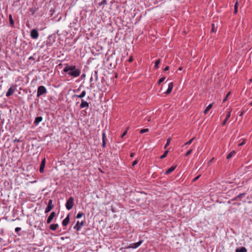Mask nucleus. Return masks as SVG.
<instances>
[{
  "label": "nucleus",
  "instance_id": "nucleus-34",
  "mask_svg": "<svg viewBox=\"0 0 252 252\" xmlns=\"http://www.w3.org/2000/svg\"><path fill=\"white\" fill-rule=\"evenodd\" d=\"M194 138H191V139H190L189 141H188V142H187L186 143H185L184 145H189L190 144L193 140H194Z\"/></svg>",
  "mask_w": 252,
  "mask_h": 252
},
{
  "label": "nucleus",
  "instance_id": "nucleus-2",
  "mask_svg": "<svg viewBox=\"0 0 252 252\" xmlns=\"http://www.w3.org/2000/svg\"><path fill=\"white\" fill-rule=\"evenodd\" d=\"M74 205V198L70 196L66 201L65 207L68 210L71 209Z\"/></svg>",
  "mask_w": 252,
  "mask_h": 252
},
{
  "label": "nucleus",
  "instance_id": "nucleus-43",
  "mask_svg": "<svg viewBox=\"0 0 252 252\" xmlns=\"http://www.w3.org/2000/svg\"><path fill=\"white\" fill-rule=\"evenodd\" d=\"M200 175L197 176V177H196L195 178H194L193 180H192V182H195L199 178V177H200Z\"/></svg>",
  "mask_w": 252,
  "mask_h": 252
},
{
  "label": "nucleus",
  "instance_id": "nucleus-6",
  "mask_svg": "<svg viewBox=\"0 0 252 252\" xmlns=\"http://www.w3.org/2000/svg\"><path fill=\"white\" fill-rule=\"evenodd\" d=\"M39 35L38 32L36 29H32L31 32V36L33 39H36Z\"/></svg>",
  "mask_w": 252,
  "mask_h": 252
},
{
  "label": "nucleus",
  "instance_id": "nucleus-9",
  "mask_svg": "<svg viewBox=\"0 0 252 252\" xmlns=\"http://www.w3.org/2000/svg\"><path fill=\"white\" fill-rule=\"evenodd\" d=\"M80 107L81 108H86L88 109L89 107V104L88 102L82 99Z\"/></svg>",
  "mask_w": 252,
  "mask_h": 252
},
{
  "label": "nucleus",
  "instance_id": "nucleus-19",
  "mask_svg": "<svg viewBox=\"0 0 252 252\" xmlns=\"http://www.w3.org/2000/svg\"><path fill=\"white\" fill-rule=\"evenodd\" d=\"M236 154V152L235 151L233 150L231 151L227 156L226 157L227 159H229L231 158H232L234 155H235Z\"/></svg>",
  "mask_w": 252,
  "mask_h": 252
},
{
  "label": "nucleus",
  "instance_id": "nucleus-15",
  "mask_svg": "<svg viewBox=\"0 0 252 252\" xmlns=\"http://www.w3.org/2000/svg\"><path fill=\"white\" fill-rule=\"evenodd\" d=\"M69 222V215L68 214L67 217L64 219L62 222L63 226H66Z\"/></svg>",
  "mask_w": 252,
  "mask_h": 252
},
{
  "label": "nucleus",
  "instance_id": "nucleus-44",
  "mask_svg": "<svg viewBox=\"0 0 252 252\" xmlns=\"http://www.w3.org/2000/svg\"><path fill=\"white\" fill-rule=\"evenodd\" d=\"M227 120H226V119H225L224 120V121H223L222 122V126H224V125L226 124V122H227Z\"/></svg>",
  "mask_w": 252,
  "mask_h": 252
},
{
  "label": "nucleus",
  "instance_id": "nucleus-18",
  "mask_svg": "<svg viewBox=\"0 0 252 252\" xmlns=\"http://www.w3.org/2000/svg\"><path fill=\"white\" fill-rule=\"evenodd\" d=\"M59 226V225L58 224L56 223V224H52L50 225V227H49V228L52 230H56L57 228Z\"/></svg>",
  "mask_w": 252,
  "mask_h": 252
},
{
  "label": "nucleus",
  "instance_id": "nucleus-24",
  "mask_svg": "<svg viewBox=\"0 0 252 252\" xmlns=\"http://www.w3.org/2000/svg\"><path fill=\"white\" fill-rule=\"evenodd\" d=\"M211 27H212L211 32H217V27H216L215 24L214 23L212 24Z\"/></svg>",
  "mask_w": 252,
  "mask_h": 252
},
{
  "label": "nucleus",
  "instance_id": "nucleus-17",
  "mask_svg": "<svg viewBox=\"0 0 252 252\" xmlns=\"http://www.w3.org/2000/svg\"><path fill=\"white\" fill-rule=\"evenodd\" d=\"M246 195V193L244 192L242 193H240L238 195H237L235 198L232 199V201H235L239 199L240 198Z\"/></svg>",
  "mask_w": 252,
  "mask_h": 252
},
{
  "label": "nucleus",
  "instance_id": "nucleus-20",
  "mask_svg": "<svg viewBox=\"0 0 252 252\" xmlns=\"http://www.w3.org/2000/svg\"><path fill=\"white\" fill-rule=\"evenodd\" d=\"M236 252H247V250L245 247H241L239 249H237Z\"/></svg>",
  "mask_w": 252,
  "mask_h": 252
},
{
  "label": "nucleus",
  "instance_id": "nucleus-7",
  "mask_svg": "<svg viewBox=\"0 0 252 252\" xmlns=\"http://www.w3.org/2000/svg\"><path fill=\"white\" fill-rule=\"evenodd\" d=\"M84 222L83 221H82L81 222H79V221H77L76 224L74 226V228L76 229L77 231H79L81 229V227L84 225Z\"/></svg>",
  "mask_w": 252,
  "mask_h": 252
},
{
  "label": "nucleus",
  "instance_id": "nucleus-52",
  "mask_svg": "<svg viewBox=\"0 0 252 252\" xmlns=\"http://www.w3.org/2000/svg\"><path fill=\"white\" fill-rule=\"evenodd\" d=\"M249 81V83L252 82V78L250 79Z\"/></svg>",
  "mask_w": 252,
  "mask_h": 252
},
{
  "label": "nucleus",
  "instance_id": "nucleus-49",
  "mask_svg": "<svg viewBox=\"0 0 252 252\" xmlns=\"http://www.w3.org/2000/svg\"><path fill=\"white\" fill-rule=\"evenodd\" d=\"M245 113V111L243 110L242 112H241V114L239 115V116H242L244 113Z\"/></svg>",
  "mask_w": 252,
  "mask_h": 252
},
{
  "label": "nucleus",
  "instance_id": "nucleus-8",
  "mask_svg": "<svg viewBox=\"0 0 252 252\" xmlns=\"http://www.w3.org/2000/svg\"><path fill=\"white\" fill-rule=\"evenodd\" d=\"M142 242L143 240H140L139 242L137 243H132L128 247V248L136 249L138 248L142 244Z\"/></svg>",
  "mask_w": 252,
  "mask_h": 252
},
{
  "label": "nucleus",
  "instance_id": "nucleus-26",
  "mask_svg": "<svg viewBox=\"0 0 252 252\" xmlns=\"http://www.w3.org/2000/svg\"><path fill=\"white\" fill-rule=\"evenodd\" d=\"M160 62V59H158L156 61L155 64L154 66V68L155 69H158V64H159Z\"/></svg>",
  "mask_w": 252,
  "mask_h": 252
},
{
  "label": "nucleus",
  "instance_id": "nucleus-27",
  "mask_svg": "<svg viewBox=\"0 0 252 252\" xmlns=\"http://www.w3.org/2000/svg\"><path fill=\"white\" fill-rule=\"evenodd\" d=\"M168 152H169L168 150L165 151L164 152L162 156H160V159H163V158H165L167 156Z\"/></svg>",
  "mask_w": 252,
  "mask_h": 252
},
{
  "label": "nucleus",
  "instance_id": "nucleus-30",
  "mask_svg": "<svg viewBox=\"0 0 252 252\" xmlns=\"http://www.w3.org/2000/svg\"><path fill=\"white\" fill-rule=\"evenodd\" d=\"M170 141H171L170 138H169L168 139H167L166 143L165 144V145H164V149H166L167 146L169 145Z\"/></svg>",
  "mask_w": 252,
  "mask_h": 252
},
{
  "label": "nucleus",
  "instance_id": "nucleus-25",
  "mask_svg": "<svg viewBox=\"0 0 252 252\" xmlns=\"http://www.w3.org/2000/svg\"><path fill=\"white\" fill-rule=\"evenodd\" d=\"M238 1L237 0L236 2H235V6H234V14H236L238 12Z\"/></svg>",
  "mask_w": 252,
  "mask_h": 252
},
{
  "label": "nucleus",
  "instance_id": "nucleus-41",
  "mask_svg": "<svg viewBox=\"0 0 252 252\" xmlns=\"http://www.w3.org/2000/svg\"><path fill=\"white\" fill-rule=\"evenodd\" d=\"M23 141L22 140H20V139H17L16 138L14 140V141L13 142L15 143V142H22Z\"/></svg>",
  "mask_w": 252,
  "mask_h": 252
},
{
  "label": "nucleus",
  "instance_id": "nucleus-40",
  "mask_svg": "<svg viewBox=\"0 0 252 252\" xmlns=\"http://www.w3.org/2000/svg\"><path fill=\"white\" fill-rule=\"evenodd\" d=\"M94 76L95 77V81H97V79H98L97 71H94Z\"/></svg>",
  "mask_w": 252,
  "mask_h": 252
},
{
  "label": "nucleus",
  "instance_id": "nucleus-14",
  "mask_svg": "<svg viewBox=\"0 0 252 252\" xmlns=\"http://www.w3.org/2000/svg\"><path fill=\"white\" fill-rule=\"evenodd\" d=\"M176 168V165H172L171 167L168 169L165 172L166 175H168L170 174L171 172H173L175 168Z\"/></svg>",
  "mask_w": 252,
  "mask_h": 252
},
{
  "label": "nucleus",
  "instance_id": "nucleus-31",
  "mask_svg": "<svg viewBox=\"0 0 252 252\" xmlns=\"http://www.w3.org/2000/svg\"><path fill=\"white\" fill-rule=\"evenodd\" d=\"M165 79V77L163 76V77H162L161 78H160L158 82V85H160L161 83H162L163 81H164V80Z\"/></svg>",
  "mask_w": 252,
  "mask_h": 252
},
{
  "label": "nucleus",
  "instance_id": "nucleus-1",
  "mask_svg": "<svg viewBox=\"0 0 252 252\" xmlns=\"http://www.w3.org/2000/svg\"><path fill=\"white\" fill-rule=\"evenodd\" d=\"M63 71L74 78L78 77L81 74L80 69L77 68L75 65H69L68 63L65 64Z\"/></svg>",
  "mask_w": 252,
  "mask_h": 252
},
{
  "label": "nucleus",
  "instance_id": "nucleus-53",
  "mask_svg": "<svg viewBox=\"0 0 252 252\" xmlns=\"http://www.w3.org/2000/svg\"><path fill=\"white\" fill-rule=\"evenodd\" d=\"M182 69H183L182 67H180L179 68V69L180 70H182Z\"/></svg>",
  "mask_w": 252,
  "mask_h": 252
},
{
  "label": "nucleus",
  "instance_id": "nucleus-5",
  "mask_svg": "<svg viewBox=\"0 0 252 252\" xmlns=\"http://www.w3.org/2000/svg\"><path fill=\"white\" fill-rule=\"evenodd\" d=\"M53 207L54 205H53V200L52 199H49L48 201L47 207L45 209V213H47L49 212Z\"/></svg>",
  "mask_w": 252,
  "mask_h": 252
},
{
  "label": "nucleus",
  "instance_id": "nucleus-21",
  "mask_svg": "<svg viewBox=\"0 0 252 252\" xmlns=\"http://www.w3.org/2000/svg\"><path fill=\"white\" fill-rule=\"evenodd\" d=\"M9 20L10 25L13 27L14 25V22L12 18V16L11 14L9 15Z\"/></svg>",
  "mask_w": 252,
  "mask_h": 252
},
{
  "label": "nucleus",
  "instance_id": "nucleus-33",
  "mask_svg": "<svg viewBox=\"0 0 252 252\" xmlns=\"http://www.w3.org/2000/svg\"><path fill=\"white\" fill-rule=\"evenodd\" d=\"M230 94H231L230 92H229L228 93H227L225 98L223 100V102H225L227 100V98H228V96H229V95Z\"/></svg>",
  "mask_w": 252,
  "mask_h": 252
},
{
  "label": "nucleus",
  "instance_id": "nucleus-39",
  "mask_svg": "<svg viewBox=\"0 0 252 252\" xmlns=\"http://www.w3.org/2000/svg\"><path fill=\"white\" fill-rule=\"evenodd\" d=\"M138 162V159H135L134 161H133L132 163V166H134L136 164H137Z\"/></svg>",
  "mask_w": 252,
  "mask_h": 252
},
{
  "label": "nucleus",
  "instance_id": "nucleus-29",
  "mask_svg": "<svg viewBox=\"0 0 252 252\" xmlns=\"http://www.w3.org/2000/svg\"><path fill=\"white\" fill-rule=\"evenodd\" d=\"M107 4V0H102V1L99 3V6H102Z\"/></svg>",
  "mask_w": 252,
  "mask_h": 252
},
{
  "label": "nucleus",
  "instance_id": "nucleus-48",
  "mask_svg": "<svg viewBox=\"0 0 252 252\" xmlns=\"http://www.w3.org/2000/svg\"><path fill=\"white\" fill-rule=\"evenodd\" d=\"M132 61H133L132 57H131L129 59V60H128V62H132Z\"/></svg>",
  "mask_w": 252,
  "mask_h": 252
},
{
  "label": "nucleus",
  "instance_id": "nucleus-47",
  "mask_svg": "<svg viewBox=\"0 0 252 252\" xmlns=\"http://www.w3.org/2000/svg\"><path fill=\"white\" fill-rule=\"evenodd\" d=\"M51 43L50 42H47V43H46V45L47 47H49V46H51Z\"/></svg>",
  "mask_w": 252,
  "mask_h": 252
},
{
  "label": "nucleus",
  "instance_id": "nucleus-11",
  "mask_svg": "<svg viewBox=\"0 0 252 252\" xmlns=\"http://www.w3.org/2000/svg\"><path fill=\"white\" fill-rule=\"evenodd\" d=\"M55 216H56L55 212H52L50 214V216L48 217V218L47 220V223H48V224L50 223L52 221L53 218L55 217Z\"/></svg>",
  "mask_w": 252,
  "mask_h": 252
},
{
  "label": "nucleus",
  "instance_id": "nucleus-3",
  "mask_svg": "<svg viewBox=\"0 0 252 252\" xmlns=\"http://www.w3.org/2000/svg\"><path fill=\"white\" fill-rule=\"evenodd\" d=\"M47 93V90L46 88L43 86H40L37 89V96L39 97L40 96L45 94Z\"/></svg>",
  "mask_w": 252,
  "mask_h": 252
},
{
  "label": "nucleus",
  "instance_id": "nucleus-13",
  "mask_svg": "<svg viewBox=\"0 0 252 252\" xmlns=\"http://www.w3.org/2000/svg\"><path fill=\"white\" fill-rule=\"evenodd\" d=\"M102 146L103 147V148H105V146H106V140H107V138H106V135H105V133L104 132H103L102 133Z\"/></svg>",
  "mask_w": 252,
  "mask_h": 252
},
{
  "label": "nucleus",
  "instance_id": "nucleus-16",
  "mask_svg": "<svg viewBox=\"0 0 252 252\" xmlns=\"http://www.w3.org/2000/svg\"><path fill=\"white\" fill-rule=\"evenodd\" d=\"M43 120V118L41 116L37 117L35 118L34 124L35 125H37L40 122H41Z\"/></svg>",
  "mask_w": 252,
  "mask_h": 252
},
{
  "label": "nucleus",
  "instance_id": "nucleus-51",
  "mask_svg": "<svg viewBox=\"0 0 252 252\" xmlns=\"http://www.w3.org/2000/svg\"><path fill=\"white\" fill-rule=\"evenodd\" d=\"M214 158H212L210 160L209 163H210V162H212V161L213 160Z\"/></svg>",
  "mask_w": 252,
  "mask_h": 252
},
{
  "label": "nucleus",
  "instance_id": "nucleus-37",
  "mask_svg": "<svg viewBox=\"0 0 252 252\" xmlns=\"http://www.w3.org/2000/svg\"><path fill=\"white\" fill-rule=\"evenodd\" d=\"M21 230V228L20 227H16L15 229V232L17 233L18 235H20V234H19V232Z\"/></svg>",
  "mask_w": 252,
  "mask_h": 252
},
{
  "label": "nucleus",
  "instance_id": "nucleus-35",
  "mask_svg": "<svg viewBox=\"0 0 252 252\" xmlns=\"http://www.w3.org/2000/svg\"><path fill=\"white\" fill-rule=\"evenodd\" d=\"M242 141L238 144L239 146H242L246 143V140L245 139H242Z\"/></svg>",
  "mask_w": 252,
  "mask_h": 252
},
{
  "label": "nucleus",
  "instance_id": "nucleus-46",
  "mask_svg": "<svg viewBox=\"0 0 252 252\" xmlns=\"http://www.w3.org/2000/svg\"><path fill=\"white\" fill-rule=\"evenodd\" d=\"M135 156V153H131L130 155V157L131 158H133L134 156Z\"/></svg>",
  "mask_w": 252,
  "mask_h": 252
},
{
  "label": "nucleus",
  "instance_id": "nucleus-4",
  "mask_svg": "<svg viewBox=\"0 0 252 252\" xmlns=\"http://www.w3.org/2000/svg\"><path fill=\"white\" fill-rule=\"evenodd\" d=\"M16 87H17V86L16 85H12L10 88L8 89V91L7 92L6 94V96L7 97H9L10 96V95H11L12 94H13L14 93V92L15 91V90H16Z\"/></svg>",
  "mask_w": 252,
  "mask_h": 252
},
{
  "label": "nucleus",
  "instance_id": "nucleus-54",
  "mask_svg": "<svg viewBox=\"0 0 252 252\" xmlns=\"http://www.w3.org/2000/svg\"><path fill=\"white\" fill-rule=\"evenodd\" d=\"M93 80V77H92L91 78H90V82L91 83V82Z\"/></svg>",
  "mask_w": 252,
  "mask_h": 252
},
{
  "label": "nucleus",
  "instance_id": "nucleus-32",
  "mask_svg": "<svg viewBox=\"0 0 252 252\" xmlns=\"http://www.w3.org/2000/svg\"><path fill=\"white\" fill-rule=\"evenodd\" d=\"M149 131V129L148 128H144V129H141V130L140 131V133L141 134H143L145 132H148Z\"/></svg>",
  "mask_w": 252,
  "mask_h": 252
},
{
  "label": "nucleus",
  "instance_id": "nucleus-42",
  "mask_svg": "<svg viewBox=\"0 0 252 252\" xmlns=\"http://www.w3.org/2000/svg\"><path fill=\"white\" fill-rule=\"evenodd\" d=\"M127 129L123 133V134H122L121 135V138H123L127 133Z\"/></svg>",
  "mask_w": 252,
  "mask_h": 252
},
{
  "label": "nucleus",
  "instance_id": "nucleus-55",
  "mask_svg": "<svg viewBox=\"0 0 252 252\" xmlns=\"http://www.w3.org/2000/svg\"><path fill=\"white\" fill-rule=\"evenodd\" d=\"M249 105L252 106V101L249 104Z\"/></svg>",
  "mask_w": 252,
  "mask_h": 252
},
{
  "label": "nucleus",
  "instance_id": "nucleus-28",
  "mask_svg": "<svg viewBox=\"0 0 252 252\" xmlns=\"http://www.w3.org/2000/svg\"><path fill=\"white\" fill-rule=\"evenodd\" d=\"M231 111L230 110H227V111H226V117H225V119L226 120H228L230 117V114H231Z\"/></svg>",
  "mask_w": 252,
  "mask_h": 252
},
{
  "label": "nucleus",
  "instance_id": "nucleus-22",
  "mask_svg": "<svg viewBox=\"0 0 252 252\" xmlns=\"http://www.w3.org/2000/svg\"><path fill=\"white\" fill-rule=\"evenodd\" d=\"M86 95V91H83L82 92V93H81L79 95H75V96L77 97H79V98H83Z\"/></svg>",
  "mask_w": 252,
  "mask_h": 252
},
{
  "label": "nucleus",
  "instance_id": "nucleus-36",
  "mask_svg": "<svg viewBox=\"0 0 252 252\" xmlns=\"http://www.w3.org/2000/svg\"><path fill=\"white\" fill-rule=\"evenodd\" d=\"M84 213H79L77 214V216H76V218L77 219H80L81 218L83 215H84Z\"/></svg>",
  "mask_w": 252,
  "mask_h": 252
},
{
  "label": "nucleus",
  "instance_id": "nucleus-56",
  "mask_svg": "<svg viewBox=\"0 0 252 252\" xmlns=\"http://www.w3.org/2000/svg\"><path fill=\"white\" fill-rule=\"evenodd\" d=\"M115 77H116V78H117V75H116Z\"/></svg>",
  "mask_w": 252,
  "mask_h": 252
},
{
  "label": "nucleus",
  "instance_id": "nucleus-50",
  "mask_svg": "<svg viewBox=\"0 0 252 252\" xmlns=\"http://www.w3.org/2000/svg\"><path fill=\"white\" fill-rule=\"evenodd\" d=\"M90 87H91V88H94V85H93V84L91 83Z\"/></svg>",
  "mask_w": 252,
  "mask_h": 252
},
{
  "label": "nucleus",
  "instance_id": "nucleus-23",
  "mask_svg": "<svg viewBox=\"0 0 252 252\" xmlns=\"http://www.w3.org/2000/svg\"><path fill=\"white\" fill-rule=\"evenodd\" d=\"M212 104H210L209 105H208L207 106V107L206 108L205 110H204V113L205 114H206L207 113V112L209 111V110L212 108Z\"/></svg>",
  "mask_w": 252,
  "mask_h": 252
},
{
  "label": "nucleus",
  "instance_id": "nucleus-12",
  "mask_svg": "<svg viewBox=\"0 0 252 252\" xmlns=\"http://www.w3.org/2000/svg\"><path fill=\"white\" fill-rule=\"evenodd\" d=\"M173 84L172 82H170V83H169L168 89L165 93L166 94H169L171 92V91L173 89Z\"/></svg>",
  "mask_w": 252,
  "mask_h": 252
},
{
  "label": "nucleus",
  "instance_id": "nucleus-45",
  "mask_svg": "<svg viewBox=\"0 0 252 252\" xmlns=\"http://www.w3.org/2000/svg\"><path fill=\"white\" fill-rule=\"evenodd\" d=\"M169 67L168 66H166L164 68V71H166L167 70H169Z\"/></svg>",
  "mask_w": 252,
  "mask_h": 252
},
{
  "label": "nucleus",
  "instance_id": "nucleus-38",
  "mask_svg": "<svg viewBox=\"0 0 252 252\" xmlns=\"http://www.w3.org/2000/svg\"><path fill=\"white\" fill-rule=\"evenodd\" d=\"M192 149H190L185 154V156L186 157H187L188 156H189L192 152Z\"/></svg>",
  "mask_w": 252,
  "mask_h": 252
},
{
  "label": "nucleus",
  "instance_id": "nucleus-10",
  "mask_svg": "<svg viewBox=\"0 0 252 252\" xmlns=\"http://www.w3.org/2000/svg\"><path fill=\"white\" fill-rule=\"evenodd\" d=\"M45 162L46 160L45 158H44L40 163V168H39V171L40 173H43L44 171V169L45 165Z\"/></svg>",
  "mask_w": 252,
  "mask_h": 252
}]
</instances>
